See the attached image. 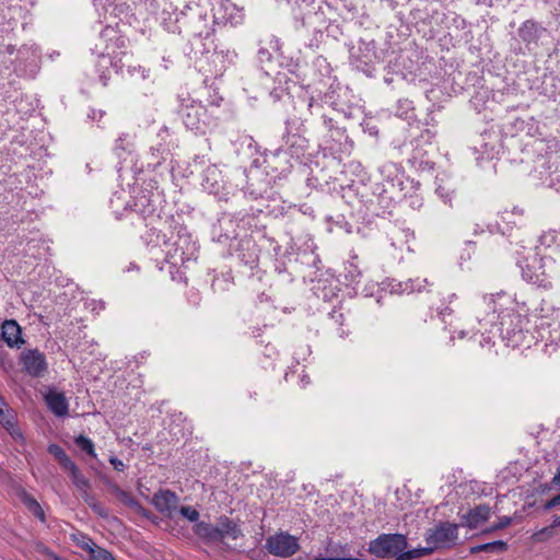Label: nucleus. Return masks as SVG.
<instances>
[{
  "mask_svg": "<svg viewBox=\"0 0 560 560\" xmlns=\"http://www.w3.org/2000/svg\"><path fill=\"white\" fill-rule=\"evenodd\" d=\"M170 235L163 234L165 259L167 262L177 266L185 265L197 257L198 246L192 241L186 228L180 224L170 225Z\"/></svg>",
  "mask_w": 560,
  "mask_h": 560,
  "instance_id": "nucleus-2",
  "label": "nucleus"
},
{
  "mask_svg": "<svg viewBox=\"0 0 560 560\" xmlns=\"http://www.w3.org/2000/svg\"><path fill=\"white\" fill-rule=\"evenodd\" d=\"M477 3L491 7L492 5V0H477Z\"/></svg>",
  "mask_w": 560,
  "mask_h": 560,
  "instance_id": "nucleus-60",
  "label": "nucleus"
},
{
  "mask_svg": "<svg viewBox=\"0 0 560 560\" xmlns=\"http://www.w3.org/2000/svg\"><path fill=\"white\" fill-rule=\"evenodd\" d=\"M558 488L560 489V467L558 468L557 472L552 477L550 481L549 489Z\"/></svg>",
  "mask_w": 560,
  "mask_h": 560,
  "instance_id": "nucleus-54",
  "label": "nucleus"
},
{
  "mask_svg": "<svg viewBox=\"0 0 560 560\" xmlns=\"http://www.w3.org/2000/svg\"><path fill=\"white\" fill-rule=\"evenodd\" d=\"M83 500L100 516H107L106 510L94 499V497L91 493L84 495Z\"/></svg>",
  "mask_w": 560,
  "mask_h": 560,
  "instance_id": "nucleus-44",
  "label": "nucleus"
},
{
  "mask_svg": "<svg viewBox=\"0 0 560 560\" xmlns=\"http://www.w3.org/2000/svg\"><path fill=\"white\" fill-rule=\"evenodd\" d=\"M214 58L221 62L226 61L229 65H232L235 62L237 54L235 50L231 49L220 50L214 52Z\"/></svg>",
  "mask_w": 560,
  "mask_h": 560,
  "instance_id": "nucleus-43",
  "label": "nucleus"
},
{
  "mask_svg": "<svg viewBox=\"0 0 560 560\" xmlns=\"http://www.w3.org/2000/svg\"><path fill=\"white\" fill-rule=\"evenodd\" d=\"M457 299L456 293H447L442 298V303L445 305L439 311V316L442 318L443 322H445L450 326V332H451V341L455 339V334H457L459 339H463L468 332L464 329H459L457 325H454L453 320L448 322L446 320V317L451 316L453 314V310L448 306Z\"/></svg>",
  "mask_w": 560,
  "mask_h": 560,
  "instance_id": "nucleus-21",
  "label": "nucleus"
},
{
  "mask_svg": "<svg viewBox=\"0 0 560 560\" xmlns=\"http://www.w3.org/2000/svg\"><path fill=\"white\" fill-rule=\"evenodd\" d=\"M100 39L105 46L98 57V66L106 68L107 65H110L116 72L122 71L125 67L122 58L128 56L127 38L115 27L106 26L101 32Z\"/></svg>",
  "mask_w": 560,
  "mask_h": 560,
  "instance_id": "nucleus-6",
  "label": "nucleus"
},
{
  "mask_svg": "<svg viewBox=\"0 0 560 560\" xmlns=\"http://www.w3.org/2000/svg\"><path fill=\"white\" fill-rule=\"evenodd\" d=\"M301 382L303 383V385H306V384H308V383H310V380H308V377H307V376H303V377L301 378Z\"/></svg>",
  "mask_w": 560,
  "mask_h": 560,
  "instance_id": "nucleus-63",
  "label": "nucleus"
},
{
  "mask_svg": "<svg viewBox=\"0 0 560 560\" xmlns=\"http://www.w3.org/2000/svg\"><path fill=\"white\" fill-rule=\"evenodd\" d=\"M161 201L160 192L149 189H140L132 201V210L140 214L144 220L159 217V203Z\"/></svg>",
  "mask_w": 560,
  "mask_h": 560,
  "instance_id": "nucleus-12",
  "label": "nucleus"
},
{
  "mask_svg": "<svg viewBox=\"0 0 560 560\" xmlns=\"http://www.w3.org/2000/svg\"><path fill=\"white\" fill-rule=\"evenodd\" d=\"M378 172L387 182H392L397 176L398 167L394 163L386 162L378 167Z\"/></svg>",
  "mask_w": 560,
  "mask_h": 560,
  "instance_id": "nucleus-40",
  "label": "nucleus"
},
{
  "mask_svg": "<svg viewBox=\"0 0 560 560\" xmlns=\"http://www.w3.org/2000/svg\"><path fill=\"white\" fill-rule=\"evenodd\" d=\"M8 406L7 401L4 400V398L0 395V409H3Z\"/></svg>",
  "mask_w": 560,
  "mask_h": 560,
  "instance_id": "nucleus-62",
  "label": "nucleus"
},
{
  "mask_svg": "<svg viewBox=\"0 0 560 560\" xmlns=\"http://www.w3.org/2000/svg\"><path fill=\"white\" fill-rule=\"evenodd\" d=\"M331 325L335 326L336 334L339 338H346L349 336V329L345 328V316L341 312L332 311L329 314Z\"/></svg>",
  "mask_w": 560,
  "mask_h": 560,
  "instance_id": "nucleus-35",
  "label": "nucleus"
},
{
  "mask_svg": "<svg viewBox=\"0 0 560 560\" xmlns=\"http://www.w3.org/2000/svg\"><path fill=\"white\" fill-rule=\"evenodd\" d=\"M505 549H506V544L504 541L495 540V541H492V542H487V544H483V545H479V546L472 547L471 551L472 552H475V551H486V552H489V553H493V552L503 551Z\"/></svg>",
  "mask_w": 560,
  "mask_h": 560,
  "instance_id": "nucleus-38",
  "label": "nucleus"
},
{
  "mask_svg": "<svg viewBox=\"0 0 560 560\" xmlns=\"http://www.w3.org/2000/svg\"><path fill=\"white\" fill-rule=\"evenodd\" d=\"M323 119L328 132H330L331 129L339 128L338 126H336L332 118L323 115Z\"/></svg>",
  "mask_w": 560,
  "mask_h": 560,
  "instance_id": "nucleus-55",
  "label": "nucleus"
},
{
  "mask_svg": "<svg viewBox=\"0 0 560 560\" xmlns=\"http://www.w3.org/2000/svg\"><path fill=\"white\" fill-rule=\"evenodd\" d=\"M457 529L458 527L455 524L441 523L427 533V545L424 547H416L406 551L407 557L409 559H418L429 556L436 549L452 546L457 540Z\"/></svg>",
  "mask_w": 560,
  "mask_h": 560,
  "instance_id": "nucleus-8",
  "label": "nucleus"
},
{
  "mask_svg": "<svg viewBox=\"0 0 560 560\" xmlns=\"http://www.w3.org/2000/svg\"><path fill=\"white\" fill-rule=\"evenodd\" d=\"M162 24L170 33L208 38L212 34L207 14L198 7L186 5L183 10L164 9Z\"/></svg>",
  "mask_w": 560,
  "mask_h": 560,
  "instance_id": "nucleus-1",
  "label": "nucleus"
},
{
  "mask_svg": "<svg viewBox=\"0 0 560 560\" xmlns=\"http://www.w3.org/2000/svg\"><path fill=\"white\" fill-rule=\"evenodd\" d=\"M179 513L183 517L187 518L190 522H197L199 518V512L190 505L182 506L179 509Z\"/></svg>",
  "mask_w": 560,
  "mask_h": 560,
  "instance_id": "nucleus-46",
  "label": "nucleus"
},
{
  "mask_svg": "<svg viewBox=\"0 0 560 560\" xmlns=\"http://www.w3.org/2000/svg\"><path fill=\"white\" fill-rule=\"evenodd\" d=\"M529 322L526 316L516 312L512 306L506 313L499 315V322L494 328L505 340L506 345L512 348L530 347V339L534 338L527 329Z\"/></svg>",
  "mask_w": 560,
  "mask_h": 560,
  "instance_id": "nucleus-3",
  "label": "nucleus"
},
{
  "mask_svg": "<svg viewBox=\"0 0 560 560\" xmlns=\"http://www.w3.org/2000/svg\"><path fill=\"white\" fill-rule=\"evenodd\" d=\"M408 547L407 537L399 533L381 534L369 544V551L377 558H396V560H410L406 551Z\"/></svg>",
  "mask_w": 560,
  "mask_h": 560,
  "instance_id": "nucleus-9",
  "label": "nucleus"
},
{
  "mask_svg": "<svg viewBox=\"0 0 560 560\" xmlns=\"http://www.w3.org/2000/svg\"><path fill=\"white\" fill-rule=\"evenodd\" d=\"M65 470L69 472L70 479L77 490L80 492L82 499L84 495L90 494L91 482L82 475L74 462L67 466Z\"/></svg>",
  "mask_w": 560,
  "mask_h": 560,
  "instance_id": "nucleus-29",
  "label": "nucleus"
},
{
  "mask_svg": "<svg viewBox=\"0 0 560 560\" xmlns=\"http://www.w3.org/2000/svg\"><path fill=\"white\" fill-rule=\"evenodd\" d=\"M551 166L548 165L547 167H545L546 171H550Z\"/></svg>",
  "mask_w": 560,
  "mask_h": 560,
  "instance_id": "nucleus-64",
  "label": "nucleus"
},
{
  "mask_svg": "<svg viewBox=\"0 0 560 560\" xmlns=\"http://www.w3.org/2000/svg\"><path fill=\"white\" fill-rule=\"evenodd\" d=\"M127 68H128L127 72L131 77H139L142 80H145L149 77V73H150V70L144 68V67H142V66H131V65H128Z\"/></svg>",
  "mask_w": 560,
  "mask_h": 560,
  "instance_id": "nucleus-45",
  "label": "nucleus"
},
{
  "mask_svg": "<svg viewBox=\"0 0 560 560\" xmlns=\"http://www.w3.org/2000/svg\"><path fill=\"white\" fill-rule=\"evenodd\" d=\"M214 18L223 23L236 26L243 23L245 14L243 8H238L231 0H220L213 8Z\"/></svg>",
  "mask_w": 560,
  "mask_h": 560,
  "instance_id": "nucleus-14",
  "label": "nucleus"
},
{
  "mask_svg": "<svg viewBox=\"0 0 560 560\" xmlns=\"http://www.w3.org/2000/svg\"><path fill=\"white\" fill-rule=\"evenodd\" d=\"M109 463L113 465L114 469L117 471H124L126 468V465L124 464V462L116 456H112L109 458Z\"/></svg>",
  "mask_w": 560,
  "mask_h": 560,
  "instance_id": "nucleus-50",
  "label": "nucleus"
},
{
  "mask_svg": "<svg viewBox=\"0 0 560 560\" xmlns=\"http://www.w3.org/2000/svg\"><path fill=\"white\" fill-rule=\"evenodd\" d=\"M92 304H93V310H94V311H95V310H100V311H101V310H104V307H105V306H104V303H103V302H101V301H100V302H95V301H93V302H92Z\"/></svg>",
  "mask_w": 560,
  "mask_h": 560,
  "instance_id": "nucleus-58",
  "label": "nucleus"
},
{
  "mask_svg": "<svg viewBox=\"0 0 560 560\" xmlns=\"http://www.w3.org/2000/svg\"><path fill=\"white\" fill-rule=\"evenodd\" d=\"M330 150L345 152L349 149V138L345 128H335L327 133V141Z\"/></svg>",
  "mask_w": 560,
  "mask_h": 560,
  "instance_id": "nucleus-28",
  "label": "nucleus"
},
{
  "mask_svg": "<svg viewBox=\"0 0 560 560\" xmlns=\"http://www.w3.org/2000/svg\"><path fill=\"white\" fill-rule=\"evenodd\" d=\"M218 532L220 534V541H224L225 539L236 540L242 536V530L238 524L229 518L228 516H221L217 523Z\"/></svg>",
  "mask_w": 560,
  "mask_h": 560,
  "instance_id": "nucleus-27",
  "label": "nucleus"
},
{
  "mask_svg": "<svg viewBox=\"0 0 560 560\" xmlns=\"http://www.w3.org/2000/svg\"><path fill=\"white\" fill-rule=\"evenodd\" d=\"M536 324V345L547 354H553L560 349V308H541Z\"/></svg>",
  "mask_w": 560,
  "mask_h": 560,
  "instance_id": "nucleus-5",
  "label": "nucleus"
},
{
  "mask_svg": "<svg viewBox=\"0 0 560 560\" xmlns=\"http://www.w3.org/2000/svg\"><path fill=\"white\" fill-rule=\"evenodd\" d=\"M18 498L26 506V509L36 516L40 522H45V513L37 500L32 497L26 490L19 489Z\"/></svg>",
  "mask_w": 560,
  "mask_h": 560,
  "instance_id": "nucleus-32",
  "label": "nucleus"
},
{
  "mask_svg": "<svg viewBox=\"0 0 560 560\" xmlns=\"http://www.w3.org/2000/svg\"><path fill=\"white\" fill-rule=\"evenodd\" d=\"M306 127L302 121L288 120L285 133L283 135L285 151L291 156L301 159L308 150L310 141L305 136Z\"/></svg>",
  "mask_w": 560,
  "mask_h": 560,
  "instance_id": "nucleus-10",
  "label": "nucleus"
},
{
  "mask_svg": "<svg viewBox=\"0 0 560 560\" xmlns=\"http://www.w3.org/2000/svg\"><path fill=\"white\" fill-rule=\"evenodd\" d=\"M45 401L49 410L57 417H63L68 415L69 405L66 396L57 390H49L45 395Z\"/></svg>",
  "mask_w": 560,
  "mask_h": 560,
  "instance_id": "nucleus-26",
  "label": "nucleus"
},
{
  "mask_svg": "<svg viewBox=\"0 0 560 560\" xmlns=\"http://www.w3.org/2000/svg\"><path fill=\"white\" fill-rule=\"evenodd\" d=\"M166 150L160 144L158 147H153L150 149V155L152 156V161L148 163L149 167L155 168L161 165L164 160V153Z\"/></svg>",
  "mask_w": 560,
  "mask_h": 560,
  "instance_id": "nucleus-39",
  "label": "nucleus"
},
{
  "mask_svg": "<svg viewBox=\"0 0 560 560\" xmlns=\"http://www.w3.org/2000/svg\"><path fill=\"white\" fill-rule=\"evenodd\" d=\"M266 548L276 557L289 558L300 549L299 538L287 532H279L267 538Z\"/></svg>",
  "mask_w": 560,
  "mask_h": 560,
  "instance_id": "nucleus-11",
  "label": "nucleus"
},
{
  "mask_svg": "<svg viewBox=\"0 0 560 560\" xmlns=\"http://www.w3.org/2000/svg\"><path fill=\"white\" fill-rule=\"evenodd\" d=\"M560 504V493L557 494L556 497H553L551 500H549L546 504H545V509L546 510H551L552 508L557 506Z\"/></svg>",
  "mask_w": 560,
  "mask_h": 560,
  "instance_id": "nucleus-56",
  "label": "nucleus"
},
{
  "mask_svg": "<svg viewBox=\"0 0 560 560\" xmlns=\"http://www.w3.org/2000/svg\"><path fill=\"white\" fill-rule=\"evenodd\" d=\"M346 270H347L346 278L352 282H355L357 279L362 273L361 270L358 268V266L353 261L349 262V265L346 267Z\"/></svg>",
  "mask_w": 560,
  "mask_h": 560,
  "instance_id": "nucleus-47",
  "label": "nucleus"
},
{
  "mask_svg": "<svg viewBox=\"0 0 560 560\" xmlns=\"http://www.w3.org/2000/svg\"><path fill=\"white\" fill-rule=\"evenodd\" d=\"M425 284H428V280L427 279H410L408 281H406L402 285H404V289L402 291L410 294V293H413V292H420L422 289H424Z\"/></svg>",
  "mask_w": 560,
  "mask_h": 560,
  "instance_id": "nucleus-41",
  "label": "nucleus"
},
{
  "mask_svg": "<svg viewBox=\"0 0 560 560\" xmlns=\"http://www.w3.org/2000/svg\"><path fill=\"white\" fill-rule=\"evenodd\" d=\"M539 244L544 247H559L560 246V230H548L539 237Z\"/></svg>",
  "mask_w": 560,
  "mask_h": 560,
  "instance_id": "nucleus-36",
  "label": "nucleus"
},
{
  "mask_svg": "<svg viewBox=\"0 0 560 560\" xmlns=\"http://www.w3.org/2000/svg\"><path fill=\"white\" fill-rule=\"evenodd\" d=\"M319 104L315 102V100L312 97L310 98V102H308V109L311 110V113H313V108L314 107H318Z\"/></svg>",
  "mask_w": 560,
  "mask_h": 560,
  "instance_id": "nucleus-59",
  "label": "nucleus"
},
{
  "mask_svg": "<svg viewBox=\"0 0 560 560\" xmlns=\"http://www.w3.org/2000/svg\"><path fill=\"white\" fill-rule=\"evenodd\" d=\"M0 424L14 440H23V433L18 425L16 412L9 405L0 409Z\"/></svg>",
  "mask_w": 560,
  "mask_h": 560,
  "instance_id": "nucleus-23",
  "label": "nucleus"
},
{
  "mask_svg": "<svg viewBox=\"0 0 560 560\" xmlns=\"http://www.w3.org/2000/svg\"><path fill=\"white\" fill-rule=\"evenodd\" d=\"M194 532L199 538L203 539L207 542H221L217 524L212 525L206 522H197L194 526Z\"/></svg>",
  "mask_w": 560,
  "mask_h": 560,
  "instance_id": "nucleus-30",
  "label": "nucleus"
},
{
  "mask_svg": "<svg viewBox=\"0 0 560 560\" xmlns=\"http://www.w3.org/2000/svg\"><path fill=\"white\" fill-rule=\"evenodd\" d=\"M434 136H435V132H433L432 130L427 128L420 133L419 141H421L423 143H431Z\"/></svg>",
  "mask_w": 560,
  "mask_h": 560,
  "instance_id": "nucleus-49",
  "label": "nucleus"
},
{
  "mask_svg": "<svg viewBox=\"0 0 560 560\" xmlns=\"http://www.w3.org/2000/svg\"><path fill=\"white\" fill-rule=\"evenodd\" d=\"M245 190L254 199L262 198L270 190V185L267 176L256 171L247 176Z\"/></svg>",
  "mask_w": 560,
  "mask_h": 560,
  "instance_id": "nucleus-17",
  "label": "nucleus"
},
{
  "mask_svg": "<svg viewBox=\"0 0 560 560\" xmlns=\"http://www.w3.org/2000/svg\"><path fill=\"white\" fill-rule=\"evenodd\" d=\"M479 345L481 348H488V349H491L494 345V341L492 339L491 336H485L483 334L481 335V338L479 340Z\"/></svg>",
  "mask_w": 560,
  "mask_h": 560,
  "instance_id": "nucleus-52",
  "label": "nucleus"
},
{
  "mask_svg": "<svg viewBox=\"0 0 560 560\" xmlns=\"http://www.w3.org/2000/svg\"><path fill=\"white\" fill-rule=\"evenodd\" d=\"M178 497L171 490H160L153 497L154 506L161 512L172 515L178 505Z\"/></svg>",
  "mask_w": 560,
  "mask_h": 560,
  "instance_id": "nucleus-22",
  "label": "nucleus"
},
{
  "mask_svg": "<svg viewBox=\"0 0 560 560\" xmlns=\"http://www.w3.org/2000/svg\"><path fill=\"white\" fill-rule=\"evenodd\" d=\"M133 151V141L132 137L124 132L116 140L113 147V152L119 160H126L128 155H130Z\"/></svg>",
  "mask_w": 560,
  "mask_h": 560,
  "instance_id": "nucleus-31",
  "label": "nucleus"
},
{
  "mask_svg": "<svg viewBox=\"0 0 560 560\" xmlns=\"http://www.w3.org/2000/svg\"><path fill=\"white\" fill-rule=\"evenodd\" d=\"M109 491L114 494L122 504L131 509H139V502L127 491L119 488V486L115 482L107 481L106 482Z\"/></svg>",
  "mask_w": 560,
  "mask_h": 560,
  "instance_id": "nucleus-34",
  "label": "nucleus"
},
{
  "mask_svg": "<svg viewBox=\"0 0 560 560\" xmlns=\"http://www.w3.org/2000/svg\"><path fill=\"white\" fill-rule=\"evenodd\" d=\"M72 537L77 546L90 555L91 560H115L110 552L98 547L89 536L79 533Z\"/></svg>",
  "mask_w": 560,
  "mask_h": 560,
  "instance_id": "nucleus-16",
  "label": "nucleus"
},
{
  "mask_svg": "<svg viewBox=\"0 0 560 560\" xmlns=\"http://www.w3.org/2000/svg\"><path fill=\"white\" fill-rule=\"evenodd\" d=\"M521 269L525 281L545 290L551 289L553 282L560 280V262L551 256L535 255Z\"/></svg>",
  "mask_w": 560,
  "mask_h": 560,
  "instance_id": "nucleus-4",
  "label": "nucleus"
},
{
  "mask_svg": "<svg viewBox=\"0 0 560 560\" xmlns=\"http://www.w3.org/2000/svg\"><path fill=\"white\" fill-rule=\"evenodd\" d=\"M490 516V508L487 505H479L472 510H469L465 516L466 525L470 528H477L479 525L485 523Z\"/></svg>",
  "mask_w": 560,
  "mask_h": 560,
  "instance_id": "nucleus-33",
  "label": "nucleus"
},
{
  "mask_svg": "<svg viewBox=\"0 0 560 560\" xmlns=\"http://www.w3.org/2000/svg\"><path fill=\"white\" fill-rule=\"evenodd\" d=\"M23 365L32 376H40L47 369L45 357L38 350H30L22 357Z\"/></svg>",
  "mask_w": 560,
  "mask_h": 560,
  "instance_id": "nucleus-19",
  "label": "nucleus"
},
{
  "mask_svg": "<svg viewBox=\"0 0 560 560\" xmlns=\"http://www.w3.org/2000/svg\"><path fill=\"white\" fill-rule=\"evenodd\" d=\"M179 115L186 128L190 130L203 131L210 125V116L206 107L197 102L184 105Z\"/></svg>",
  "mask_w": 560,
  "mask_h": 560,
  "instance_id": "nucleus-13",
  "label": "nucleus"
},
{
  "mask_svg": "<svg viewBox=\"0 0 560 560\" xmlns=\"http://www.w3.org/2000/svg\"><path fill=\"white\" fill-rule=\"evenodd\" d=\"M525 223L524 210L513 207L511 210H503L498 213L495 221L497 230L502 234H508L515 228H521Z\"/></svg>",
  "mask_w": 560,
  "mask_h": 560,
  "instance_id": "nucleus-15",
  "label": "nucleus"
},
{
  "mask_svg": "<svg viewBox=\"0 0 560 560\" xmlns=\"http://www.w3.org/2000/svg\"><path fill=\"white\" fill-rule=\"evenodd\" d=\"M390 245L395 249L413 252L415 233L408 228H395L390 233Z\"/></svg>",
  "mask_w": 560,
  "mask_h": 560,
  "instance_id": "nucleus-20",
  "label": "nucleus"
},
{
  "mask_svg": "<svg viewBox=\"0 0 560 560\" xmlns=\"http://www.w3.org/2000/svg\"><path fill=\"white\" fill-rule=\"evenodd\" d=\"M74 442L86 454H89L93 457L96 456L95 450H94V444L91 439L80 434L79 436L75 438Z\"/></svg>",
  "mask_w": 560,
  "mask_h": 560,
  "instance_id": "nucleus-42",
  "label": "nucleus"
},
{
  "mask_svg": "<svg viewBox=\"0 0 560 560\" xmlns=\"http://www.w3.org/2000/svg\"><path fill=\"white\" fill-rule=\"evenodd\" d=\"M314 560H357L355 558H346V557H337V558H315Z\"/></svg>",
  "mask_w": 560,
  "mask_h": 560,
  "instance_id": "nucleus-57",
  "label": "nucleus"
},
{
  "mask_svg": "<svg viewBox=\"0 0 560 560\" xmlns=\"http://www.w3.org/2000/svg\"><path fill=\"white\" fill-rule=\"evenodd\" d=\"M202 187L210 194L221 195L224 190L225 183L221 171L218 166H208L203 172Z\"/></svg>",
  "mask_w": 560,
  "mask_h": 560,
  "instance_id": "nucleus-18",
  "label": "nucleus"
},
{
  "mask_svg": "<svg viewBox=\"0 0 560 560\" xmlns=\"http://www.w3.org/2000/svg\"><path fill=\"white\" fill-rule=\"evenodd\" d=\"M545 31L536 22L532 20L525 21L518 28L517 33L527 48L537 46L541 32Z\"/></svg>",
  "mask_w": 560,
  "mask_h": 560,
  "instance_id": "nucleus-24",
  "label": "nucleus"
},
{
  "mask_svg": "<svg viewBox=\"0 0 560 560\" xmlns=\"http://www.w3.org/2000/svg\"><path fill=\"white\" fill-rule=\"evenodd\" d=\"M544 184L548 187L560 189V171H555L550 174L549 178L544 179Z\"/></svg>",
  "mask_w": 560,
  "mask_h": 560,
  "instance_id": "nucleus-48",
  "label": "nucleus"
},
{
  "mask_svg": "<svg viewBox=\"0 0 560 560\" xmlns=\"http://www.w3.org/2000/svg\"><path fill=\"white\" fill-rule=\"evenodd\" d=\"M100 79H101L103 85L107 84L108 77L104 72L100 75Z\"/></svg>",
  "mask_w": 560,
  "mask_h": 560,
  "instance_id": "nucleus-61",
  "label": "nucleus"
},
{
  "mask_svg": "<svg viewBox=\"0 0 560 560\" xmlns=\"http://www.w3.org/2000/svg\"><path fill=\"white\" fill-rule=\"evenodd\" d=\"M0 338L11 348H19L24 342L21 336V328L15 320L3 322Z\"/></svg>",
  "mask_w": 560,
  "mask_h": 560,
  "instance_id": "nucleus-25",
  "label": "nucleus"
},
{
  "mask_svg": "<svg viewBox=\"0 0 560 560\" xmlns=\"http://www.w3.org/2000/svg\"><path fill=\"white\" fill-rule=\"evenodd\" d=\"M421 158H422V153L420 151H418L411 159H409V163L411 164V166H413L416 168H421L422 164H423V161L421 160Z\"/></svg>",
  "mask_w": 560,
  "mask_h": 560,
  "instance_id": "nucleus-51",
  "label": "nucleus"
},
{
  "mask_svg": "<svg viewBox=\"0 0 560 560\" xmlns=\"http://www.w3.org/2000/svg\"><path fill=\"white\" fill-rule=\"evenodd\" d=\"M48 453L54 455L56 459H58L59 464L63 469L71 463H73V460L66 454L62 447L57 444H50L48 446Z\"/></svg>",
  "mask_w": 560,
  "mask_h": 560,
  "instance_id": "nucleus-37",
  "label": "nucleus"
},
{
  "mask_svg": "<svg viewBox=\"0 0 560 560\" xmlns=\"http://www.w3.org/2000/svg\"><path fill=\"white\" fill-rule=\"evenodd\" d=\"M512 306H516V303L504 292L487 294L476 303L475 317L480 325L490 326L489 332H492L499 322V315L506 313Z\"/></svg>",
  "mask_w": 560,
  "mask_h": 560,
  "instance_id": "nucleus-7",
  "label": "nucleus"
},
{
  "mask_svg": "<svg viewBox=\"0 0 560 560\" xmlns=\"http://www.w3.org/2000/svg\"><path fill=\"white\" fill-rule=\"evenodd\" d=\"M436 192L441 196V198L444 199V201L446 203H451V201H452L451 192L445 187L439 186L436 188Z\"/></svg>",
  "mask_w": 560,
  "mask_h": 560,
  "instance_id": "nucleus-53",
  "label": "nucleus"
}]
</instances>
